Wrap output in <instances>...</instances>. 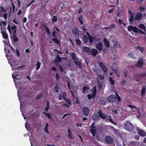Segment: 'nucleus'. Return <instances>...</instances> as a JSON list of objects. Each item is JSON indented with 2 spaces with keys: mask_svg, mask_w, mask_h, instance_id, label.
Returning a JSON list of instances; mask_svg holds the SVG:
<instances>
[{
  "mask_svg": "<svg viewBox=\"0 0 146 146\" xmlns=\"http://www.w3.org/2000/svg\"><path fill=\"white\" fill-rule=\"evenodd\" d=\"M105 140L106 143L108 144L112 143L113 142V139L109 136H107L106 137Z\"/></svg>",
  "mask_w": 146,
  "mask_h": 146,
  "instance_id": "9b49d317",
  "label": "nucleus"
},
{
  "mask_svg": "<svg viewBox=\"0 0 146 146\" xmlns=\"http://www.w3.org/2000/svg\"><path fill=\"white\" fill-rule=\"evenodd\" d=\"M43 113H44L46 116L47 117H48L50 119L51 118V115L49 113H48L47 112H43Z\"/></svg>",
  "mask_w": 146,
  "mask_h": 146,
  "instance_id": "c03bdc74",
  "label": "nucleus"
},
{
  "mask_svg": "<svg viewBox=\"0 0 146 146\" xmlns=\"http://www.w3.org/2000/svg\"><path fill=\"white\" fill-rule=\"evenodd\" d=\"M128 106L131 109H136L139 112L140 115L141 114V112L142 111V110L141 109H139V108L136 107L135 106H132L131 105H128Z\"/></svg>",
  "mask_w": 146,
  "mask_h": 146,
  "instance_id": "ddd939ff",
  "label": "nucleus"
},
{
  "mask_svg": "<svg viewBox=\"0 0 146 146\" xmlns=\"http://www.w3.org/2000/svg\"><path fill=\"white\" fill-rule=\"evenodd\" d=\"M42 96V95L41 94L40 95H38L36 98V99L37 100L38 99L41 98Z\"/></svg>",
  "mask_w": 146,
  "mask_h": 146,
  "instance_id": "052dcab7",
  "label": "nucleus"
},
{
  "mask_svg": "<svg viewBox=\"0 0 146 146\" xmlns=\"http://www.w3.org/2000/svg\"><path fill=\"white\" fill-rule=\"evenodd\" d=\"M54 62L56 65H58V60H57V59L54 60Z\"/></svg>",
  "mask_w": 146,
  "mask_h": 146,
  "instance_id": "338daca9",
  "label": "nucleus"
},
{
  "mask_svg": "<svg viewBox=\"0 0 146 146\" xmlns=\"http://www.w3.org/2000/svg\"><path fill=\"white\" fill-rule=\"evenodd\" d=\"M57 60H58V62H61L62 61V60L60 57L59 56H57Z\"/></svg>",
  "mask_w": 146,
  "mask_h": 146,
  "instance_id": "4d7b16f0",
  "label": "nucleus"
},
{
  "mask_svg": "<svg viewBox=\"0 0 146 146\" xmlns=\"http://www.w3.org/2000/svg\"><path fill=\"white\" fill-rule=\"evenodd\" d=\"M82 111L84 115L85 116H87L89 114V109L87 107H84L83 108Z\"/></svg>",
  "mask_w": 146,
  "mask_h": 146,
  "instance_id": "1a4fd4ad",
  "label": "nucleus"
},
{
  "mask_svg": "<svg viewBox=\"0 0 146 146\" xmlns=\"http://www.w3.org/2000/svg\"><path fill=\"white\" fill-rule=\"evenodd\" d=\"M54 90L55 92L58 93V87L57 85H56L54 87Z\"/></svg>",
  "mask_w": 146,
  "mask_h": 146,
  "instance_id": "a18cd8bd",
  "label": "nucleus"
},
{
  "mask_svg": "<svg viewBox=\"0 0 146 146\" xmlns=\"http://www.w3.org/2000/svg\"><path fill=\"white\" fill-rule=\"evenodd\" d=\"M96 48L99 50L101 51L102 49V45L101 42H98L96 44Z\"/></svg>",
  "mask_w": 146,
  "mask_h": 146,
  "instance_id": "412c9836",
  "label": "nucleus"
},
{
  "mask_svg": "<svg viewBox=\"0 0 146 146\" xmlns=\"http://www.w3.org/2000/svg\"><path fill=\"white\" fill-rule=\"evenodd\" d=\"M2 22L3 23V24L5 25L7 24V22L6 21H2L0 23V26L1 27V25L2 24H1Z\"/></svg>",
  "mask_w": 146,
  "mask_h": 146,
  "instance_id": "bf43d9fd",
  "label": "nucleus"
},
{
  "mask_svg": "<svg viewBox=\"0 0 146 146\" xmlns=\"http://www.w3.org/2000/svg\"><path fill=\"white\" fill-rule=\"evenodd\" d=\"M97 113L100 115L101 118L103 119H106V121H108L107 120L109 119L110 122L114 125H116L115 123L113 121V120L110 118L111 117L110 115L108 116L106 115H105L104 114L102 113V111L100 110Z\"/></svg>",
  "mask_w": 146,
  "mask_h": 146,
  "instance_id": "7ed1b4c3",
  "label": "nucleus"
},
{
  "mask_svg": "<svg viewBox=\"0 0 146 146\" xmlns=\"http://www.w3.org/2000/svg\"><path fill=\"white\" fill-rule=\"evenodd\" d=\"M48 123H46V125L45 126V128H44V129H45V132L48 133H49V132L48 131Z\"/></svg>",
  "mask_w": 146,
  "mask_h": 146,
  "instance_id": "37998d69",
  "label": "nucleus"
},
{
  "mask_svg": "<svg viewBox=\"0 0 146 146\" xmlns=\"http://www.w3.org/2000/svg\"><path fill=\"white\" fill-rule=\"evenodd\" d=\"M16 52L17 56H18L19 57L20 56V53L19 51L18 50V49H16Z\"/></svg>",
  "mask_w": 146,
  "mask_h": 146,
  "instance_id": "6e6d98bb",
  "label": "nucleus"
},
{
  "mask_svg": "<svg viewBox=\"0 0 146 146\" xmlns=\"http://www.w3.org/2000/svg\"><path fill=\"white\" fill-rule=\"evenodd\" d=\"M139 29H138L135 27H133L132 25H129L128 27V30L131 32H134V35L137 36L136 34L138 31L141 34H145V32L146 31L145 26L143 24H141L138 26Z\"/></svg>",
  "mask_w": 146,
  "mask_h": 146,
  "instance_id": "f257e3e1",
  "label": "nucleus"
},
{
  "mask_svg": "<svg viewBox=\"0 0 146 146\" xmlns=\"http://www.w3.org/2000/svg\"><path fill=\"white\" fill-rule=\"evenodd\" d=\"M137 49L138 50H140L141 52H142L143 50V48H142L140 46H138Z\"/></svg>",
  "mask_w": 146,
  "mask_h": 146,
  "instance_id": "13d9d810",
  "label": "nucleus"
},
{
  "mask_svg": "<svg viewBox=\"0 0 146 146\" xmlns=\"http://www.w3.org/2000/svg\"><path fill=\"white\" fill-rule=\"evenodd\" d=\"M116 94L117 95V99L119 102L121 100V98L118 96V95L116 93Z\"/></svg>",
  "mask_w": 146,
  "mask_h": 146,
  "instance_id": "69168bd1",
  "label": "nucleus"
},
{
  "mask_svg": "<svg viewBox=\"0 0 146 146\" xmlns=\"http://www.w3.org/2000/svg\"><path fill=\"white\" fill-rule=\"evenodd\" d=\"M129 21L130 24H132L133 23V18L134 16L133 14L129 15Z\"/></svg>",
  "mask_w": 146,
  "mask_h": 146,
  "instance_id": "c85d7f7f",
  "label": "nucleus"
},
{
  "mask_svg": "<svg viewBox=\"0 0 146 146\" xmlns=\"http://www.w3.org/2000/svg\"><path fill=\"white\" fill-rule=\"evenodd\" d=\"M109 82L111 83V84L113 85L115 83L114 81L113 80V78H109Z\"/></svg>",
  "mask_w": 146,
  "mask_h": 146,
  "instance_id": "a19ab883",
  "label": "nucleus"
},
{
  "mask_svg": "<svg viewBox=\"0 0 146 146\" xmlns=\"http://www.w3.org/2000/svg\"><path fill=\"white\" fill-rule=\"evenodd\" d=\"M107 100L110 102L113 103L116 101V97L113 94L110 95L107 98Z\"/></svg>",
  "mask_w": 146,
  "mask_h": 146,
  "instance_id": "6e6552de",
  "label": "nucleus"
},
{
  "mask_svg": "<svg viewBox=\"0 0 146 146\" xmlns=\"http://www.w3.org/2000/svg\"><path fill=\"white\" fill-rule=\"evenodd\" d=\"M92 92L93 94H92V98H95L96 92V88L95 86H94L92 89Z\"/></svg>",
  "mask_w": 146,
  "mask_h": 146,
  "instance_id": "4be33fe9",
  "label": "nucleus"
},
{
  "mask_svg": "<svg viewBox=\"0 0 146 146\" xmlns=\"http://www.w3.org/2000/svg\"><path fill=\"white\" fill-rule=\"evenodd\" d=\"M99 65L104 72H105L107 71L108 70L107 68L102 62H100L99 64Z\"/></svg>",
  "mask_w": 146,
  "mask_h": 146,
  "instance_id": "4468645a",
  "label": "nucleus"
},
{
  "mask_svg": "<svg viewBox=\"0 0 146 146\" xmlns=\"http://www.w3.org/2000/svg\"><path fill=\"white\" fill-rule=\"evenodd\" d=\"M136 129L138 134L141 137H145L146 135V133L143 130L138 127H136Z\"/></svg>",
  "mask_w": 146,
  "mask_h": 146,
  "instance_id": "39448f33",
  "label": "nucleus"
},
{
  "mask_svg": "<svg viewBox=\"0 0 146 146\" xmlns=\"http://www.w3.org/2000/svg\"><path fill=\"white\" fill-rule=\"evenodd\" d=\"M56 78L58 81L59 80V78H60V76L59 74L58 73H56Z\"/></svg>",
  "mask_w": 146,
  "mask_h": 146,
  "instance_id": "09e8293b",
  "label": "nucleus"
},
{
  "mask_svg": "<svg viewBox=\"0 0 146 146\" xmlns=\"http://www.w3.org/2000/svg\"><path fill=\"white\" fill-rule=\"evenodd\" d=\"M44 28L46 31L47 33H48V35H49L50 34V32L48 28L47 27L45 26L44 27Z\"/></svg>",
  "mask_w": 146,
  "mask_h": 146,
  "instance_id": "49530a36",
  "label": "nucleus"
},
{
  "mask_svg": "<svg viewBox=\"0 0 146 146\" xmlns=\"http://www.w3.org/2000/svg\"><path fill=\"white\" fill-rule=\"evenodd\" d=\"M82 49L84 51L87 53H89L90 51V48L84 46L82 47Z\"/></svg>",
  "mask_w": 146,
  "mask_h": 146,
  "instance_id": "cd10ccee",
  "label": "nucleus"
},
{
  "mask_svg": "<svg viewBox=\"0 0 146 146\" xmlns=\"http://www.w3.org/2000/svg\"><path fill=\"white\" fill-rule=\"evenodd\" d=\"M12 75L13 78H15L16 80H18L19 79L17 78V77H16L17 76H18L17 75H15L14 74H12Z\"/></svg>",
  "mask_w": 146,
  "mask_h": 146,
  "instance_id": "5fc2aeb1",
  "label": "nucleus"
},
{
  "mask_svg": "<svg viewBox=\"0 0 146 146\" xmlns=\"http://www.w3.org/2000/svg\"><path fill=\"white\" fill-rule=\"evenodd\" d=\"M84 27V26L83 25V30L85 33H86L88 36L85 35L84 33H82V40L85 43H87L89 40L90 44H91V35L88 32V30L87 29L85 28Z\"/></svg>",
  "mask_w": 146,
  "mask_h": 146,
  "instance_id": "f03ea898",
  "label": "nucleus"
},
{
  "mask_svg": "<svg viewBox=\"0 0 146 146\" xmlns=\"http://www.w3.org/2000/svg\"><path fill=\"white\" fill-rule=\"evenodd\" d=\"M90 90L87 87L84 86L83 88V93H85L86 92H88Z\"/></svg>",
  "mask_w": 146,
  "mask_h": 146,
  "instance_id": "c756f323",
  "label": "nucleus"
},
{
  "mask_svg": "<svg viewBox=\"0 0 146 146\" xmlns=\"http://www.w3.org/2000/svg\"><path fill=\"white\" fill-rule=\"evenodd\" d=\"M66 101L69 105H71V102L70 100L68 99H66Z\"/></svg>",
  "mask_w": 146,
  "mask_h": 146,
  "instance_id": "8fccbe9b",
  "label": "nucleus"
},
{
  "mask_svg": "<svg viewBox=\"0 0 146 146\" xmlns=\"http://www.w3.org/2000/svg\"><path fill=\"white\" fill-rule=\"evenodd\" d=\"M93 123L92 124V135L96 137H98L97 134H96V129L95 127H94Z\"/></svg>",
  "mask_w": 146,
  "mask_h": 146,
  "instance_id": "9d476101",
  "label": "nucleus"
},
{
  "mask_svg": "<svg viewBox=\"0 0 146 146\" xmlns=\"http://www.w3.org/2000/svg\"><path fill=\"white\" fill-rule=\"evenodd\" d=\"M70 91L71 93V95L72 96V97H73V98L75 100H77L76 101V104H78V98L77 97H76L75 96L73 92L72 91L70 90Z\"/></svg>",
  "mask_w": 146,
  "mask_h": 146,
  "instance_id": "bb28decb",
  "label": "nucleus"
},
{
  "mask_svg": "<svg viewBox=\"0 0 146 146\" xmlns=\"http://www.w3.org/2000/svg\"><path fill=\"white\" fill-rule=\"evenodd\" d=\"M105 79V76L104 75L98 74L97 78V80L98 82H100V80H102Z\"/></svg>",
  "mask_w": 146,
  "mask_h": 146,
  "instance_id": "6ab92c4d",
  "label": "nucleus"
},
{
  "mask_svg": "<svg viewBox=\"0 0 146 146\" xmlns=\"http://www.w3.org/2000/svg\"><path fill=\"white\" fill-rule=\"evenodd\" d=\"M17 28V27L15 25H14L11 27V28L10 25L8 24L7 27V29L8 30L10 34H11V29L12 31H14Z\"/></svg>",
  "mask_w": 146,
  "mask_h": 146,
  "instance_id": "f8f14e48",
  "label": "nucleus"
},
{
  "mask_svg": "<svg viewBox=\"0 0 146 146\" xmlns=\"http://www.w3.org/2000/svg\"><path fill=\"white\" fill-rule=\"evenodd\" d=\"M75 64L79 67L80 68H82V66L81 64V62L79 60L78 58V59H76L74 60Z\"/></svg>",
  "mask_w": 146,
  "mask_h": 146,
  "instance_id": "a211bd4d",
  "label": "nucleus"
},
{
  "mask_svg": "<svg viewBox=\"0 0 146 146\" xmlns=\"http://www.w3.org/2000/svg\"><path fill=\"white\" fill-rule=\"evenodd\" d=\"M25 126L26 129H29V127L30 126V124L29 123H26L25 124Z\"/></svg>",
  "mask_w": 146,
  "mask_h": 146,
  "instance_id": "3c124183",
  "label": "nucleus"
},
{
  "mask_svg": "<svg viewBox=\"0 0 146 146\" xmlns=\"http://www.w3.org/2000/svg\"><path fill=\"white\" fill-rule=\"evenodd\" d=\"M98 82V86L99 89L102 90L104 89L102 85L100 82Z\"/></svg>",
  "mask_w": 146,
  "mask_h": 146,
  "instance_id": "c9c22d12",
  "label": "nucleus"
},
{
  "mask_svg": "<svg viewBox=\"0 0 146 146\" xmlns=\"http://www.w3.org/2000/svg\"><path fill=\"white\" fill-rule=\"evenodd\" d=\"M70 56L72 60H74L76 59H78V57L76 56L75 54L73 52H72L71 53Z\"/></svg>",
  "mask_w": 146,
  "mask_h": 146,
  "instance_id": "5701e85b",
  "label": "nucleus"
},
{
  "mask_svg": "<svg viewBox=\"0 0 146 146\" xmlns=\"http://www.w3.org/2000/svg\"><path fill=\"white\" fill-rule=\"evenodd\" d=\"M13 22L16 24H19V23L18 22V21H16L15 20V19H14L13 21Z\"/></svg>",
  "mask_w": 146,
  "mask_h": 146,
  "instance_id": "774afa93",
  "label": "nucleus"
},
{
  "mask_svg": "<svg viewBox=\"0 0 146 146\" xmlns=\"http://www.w3.org/2000/svg\"><path fill=\"white\" fill-rule=\"evenodd\" d=\"M68 137L70 139H73L72 134L69 129H68Z\"/></svg>",
  "mask_w": 146,
  "mask_h": 146,
  "instance_id": "393cba45",
  "label": "nucleus"
},
{
  "mask_svg": "<svg viewBox=\"0 0 146 146\" xmlns=\"http://www.w3.org/2000/svg\"><path fill=\"white\" fill-rule=\"evenodd\" d=\"M59 68L61 72H63L64 71L63 68L61 66L59 65Z\"/></svg>",
  "mask_w": 146,
  "mask_h": 146,
  "instance_id": "e2e57ef3",
  "label": "nucleus"
},
{
  "mask_svg": "<svg viewBox=\"0 0 146 146\" xmlns=\"http://www.w3.org/2000/svg\"><path fill=\"white\" fill-rule=\"evenodd\" d=\"M124 75L125 77L127 75V69L124 70Z\"/></svg>",
  "mask_w": 146,
  "mask_h": 146,
  "instance_id": "603ef678",
  "label": "nucleus"
},
{
  "mask_svg": "<svg viewBox=\"0 0 146 146\" xmlns=\"http://www.w3.org/2000/svg\"><path fill=\"white\" fill-rule=\"evenodd\" d=\"M99 115V116L98 115H94L93 116V119L96 121H98L100 117H101Z\"/></svg>",
  "mask_w": 146,
  "mask_h": 146,
  "instance_id": "a878e982",
  "label": "nucleus"
},
{
  "mask_svg": "<svg viewBox=\"0 0 146 146\" xmlns=\"http://www.w3.org/2000/svg\"><path fill=\"white\" fill-rule=\"evenodd\" d=\"M57 18L56 16H53V18L52 19V24H53L55 23L57 21Z\"/></svg>",
  "mask_w": 146,
  "mask_h": 146,
  "instance_id": "2f4dec72",
  "label": "nucleus"
},
{
  "mask_svg": "<svg viewBox=\"0 0 146 146\" xmlns=\"http://www.w3.org/2000/svg\"><path fill=\"white\" fill-rule=\"evenodd\" d=\"M12 37L15 42H17L19 40V39L17 36V35H12Z\"/></svg>",
  "mask_w": 146,
  "mask_h": 146,
  "instance_id": "72a5a7b5",
  "label": "nucleus"
},
{
  "mask_svg": "<svg viewBox=\"0 0 146 146\" xmlns=\"http://www.w3.org/2000/svg\"><path fill=\"white\" fill-rule=\"evenodd\" d=\"M78 20L80 22L81 24L82 25L83 24V18L82 15H81L78 18Z\"/></svg>",
  "mask_w": 146,
  "mask_h": 146,
  "instance_id": "ea45409f",
  "label": "nucleus"
},
{
  "mask_svg": "<svg viewBox=\"0 0 146 146\" xmlns=\"http://www.w3.org/2000/svg\"><path fill=\"white\" fill-rule=\"evenodd\" d=\"M142 15L140 13H138L136 15L134 20L135 21H139L142 18Z\"/></svg>",
  "mask_w": 146,
  "mask_h": 146,
  "instance_id": "dca6fc26",
  "label": "nucleus"
},
{
  "mask_svg": "<svg viewBox=\"0 0 146 146\" xmlns=\"http://www.w3.org/2000/svg\"><path fill=\"white\" fill-rule=\"evenodd\" d=\"M52 34L53 37L54 38H56L57 37V36L56 35V31H53Z\"/></svg>",
  "mask_w": 146,
  "mask_h": 146,
  "instance_id": "de8ad7c7",
  "label": "nucleus"
},
{
  "mask_svg": "<svg viewBox=\"0 0 146 146\" xmlns=\"http://www.w3.org/2000/svg\"><path fill=\"white\" fill-rule=\"evenodd\" d=\"M125 84L126 81L125 80H123L120 83V84L123 86H124Z\"/></svg>",
  "mask_w": 146,
  "mask_h": 146,
  "instance_id": "864d4df0",
  "label": "nucleus"
},
{
  "mask_svg": "<svg viewBox=\"0 0 146 146\" xmlns=\"http://www.w3.org/2000/svg\"><path fill=\"white\" fill-rule=\"evenodd\" d=\"M25 67V65H23L19 67L17 66V65H14L13 64L12 66V70H15L22 68H24Z\"/></svg>",
  "mask_w": 146,
  "mask_h": 146,
  "instance_id": "f3484780",
  "label": "nucleus"
},
{
  "mask_svg": "<svg viewBox=\"0 0 146 146\" xmlns=\"http://www.w3.org/2000/svg\"><path fill=\"white\" fill-rule=\"evenodd\" d=\"M143 64V62L142 59H140L139 61H138L137 64L136 65L138 67H141Z\"/></svg>",
  "mask_w": 146,
  "mask_h": 146,
  "instance_id": "aec40b11",
  "label": "nucleus"
},
{
  "mask_svg": "<svg viewBox=\"0 0 146 146\" xmlns=\"http://www.w3.org/2000/svg\"><path fill=\"white\" fill-rule=\"evenodd\" d=\"M98 51L95 49H92V54H93L94 56L98 53Z\"/></svg>",
  "mask_w": 146,
  "mask_h": 146,
  "instance_id": "4c0bfd02",
  "label": "nucleus"
},
{
  "mask_svg": "<svg viewBox=\"0 0 146 146\" xmlns=\"http://www.w3.org/2000/svg\"><path fill=\"white\" fill-rule=\"evenodd\" d=\"M52 41L58 44L60 42V41L59 39L56 38V37L52 38Z\"/></svg>",
  "mask_w": 146,
  "mask_h": 146,
  "instance_id": "473e14b6",
  "label": "nucleus"
},
{
  "mask_svg": "<svg viewBox=\"0 0 146 146\" xmlns=\"http://www.w3.org/2000/svg\"><path fill=\"white\" fill-rule=\"evenodd\" d=\"M62 106H63L66 107L68 108H69L70 107L69 105L67 104H63Z\"/></svg>",
  "mask_w": 146,
  "mask_h": 146,
  "instance_id": "680f3d73",
  "label": "nucleus"
},
{
  "mask_svg": "<svg viewBox=\"0 0 146 146\" xmlns=\"http://www.w3.org/2000/svg\"><path fill=\"white\" fill-rule=\"evenodd\" d=\"M128 55L131 58H133L134 59H137V57H136L134 55V54L132 53H129V54Z\"/></svg>",
  "mask_w": 146,
  "mask_h": 146,
  "instance_id": "f704fd0d",
  "label": "nucleus"
},
{
  "mask_svg": "<svg viewBox=\"0 0 146 146\" xmlns=\"http://www.w3.org/2000/svg\"><path fill=\"white\" fill-rule=\"evenodd\" d=\"M41 65V63L39 61L37 62L36 66V69L37 70H38L40 68Z\"/></svg>",
  "mask_w": 146,
  "mask_h": 146,
  "instance_id": "e433bc0d",
  "label": "nucleus"
},
{
  "mask_svg": "<svg viewBox=\"0 0 146 146\" xmlns=\"http://www.w3.org/2000/svg\"><path fill=\"white\" fill-rule=\"evenodd\" d=\"M75 42L77 45H80L81 44V41L79 39H76Z\"/></svg>",
  "mask_w": 146,
  "mask_h": 146,
  "instance_id": "79ce46f5",
  "label": "nucleus"
},
{
  "mask_svg": "<svg viewBox=\"0 0 146 146\" xmlns=\"http://www.w3.org/2000/svg\"><path fill=\"white\" fill-rule=\"evenodd\" d=\"M80 30L79 29L75 27H74L73 29H72L73 33L76 35H78L79 33Z\"/></svg>",
  "mask_w": 146,
  "mask_h": 146,
  "instance_id": "2eb2a0df",
  "label": "nucleus"
},
{
  "mask_svg": "<svg viewBox=\"0 0 146 146\" xmlns=\"http://www.w3.org/2000/svg\"><path fill=\"white\" fill-rule=\"evenodd\" d=\"M145 91L146 87L145 86L143 87L141 90V96L142 98L145 96Z\"/></svg>",
  "mask_w": 146,
  "mask_h": 146,
  "instance_id": "b1692460",
  "label": "nucleus"
},
{
  "mask_svg": "<svg viewBox=\"0 0 146 146\" xmlns=\"http://www.w3.org/2000/svg\"><path fill=\"white\" fill-rule=\"evenodd\" d=\"M117 65L115 64H113L111 66V68L113 71L115 72L118 77L120 76L118 70L117 69Z\"/></svg>",
  "mask_w": 146,
  "mask_h": 146,
  "instance_id": "0eeeda50",
  "label": "nucleus"
},
{
  "mask_svg": "<svg viewBox=\"0 0 146 146\" xmlns=\"http://www.w3.org/2000/svg\"><path fill=\"white\" fill-rule=\"evenodd\" d=\"M125 129L128 131H132L133 129V125L129 121L125 122Z\"/></svg>",
  "mask_w": 146,
  "mask_h": 146,
  "instance_id": "20e7f679",
  "label": "nucleus"
},
{
  "mask_svg": "<svg viewBox=\"0 0 146 146\" xmlns=\"http://www.w3.org/2000/svg\"><path fill=\"white\" fill-rule=\"evenodd\" d=\"M1 33L2 35V36L3 38L7 39L8 38V36L6 32L5 29L1 28Z\"/></svg>",
  "mask_w": 146,
  "mask_h": 146,
  "instance_id": "423d86ee",
  "label": "nucleus"
},
{
  "mask_svg": "<svg viewBox=\"0 0 146 146\" xmlns=\"http://www.w3.org/2000/svg\"><path fill=\"white\" fill-rule=\"evenodd\" d=\"M49 103L48 100H47V106L45 108V110L46 111L48 112L49 108Z\"/></svg>",
  "mask_w": 146,
  "mask_h": 146,
  "instance_id": "58836bf2",
  "label": "nucleus"
},
{
  "mask_svg": "<svg viewBox=\"0 0 146 146\" xmlns=\"http://www.w3.org/2000/svg\"><path fill=\"white\" fill-rule=\"evenodd\" d=\"M104 42L105 46L107 47H109L110 46L109 42L105 38H104Z\"/></svg>",
  "mask_w": 146,
  "mask_h": 146,
  "instance_id": "7c9ffc66",
  "label": "nucleus"
},
{
  "mask_svg": "<svg viewBox=\"0 0 146 146\" xmlns=\"http://www.w3.org/2000/svg\"><path fill=\"white\" fill-rule=\"evenodd\" d=\"M3 17L4 18L5 20H6L7 19V13H5L3 15Z\"/></svg>",
  "mask_w": 146,
  "mask_h": 146,
  "instance_id": "0e129e2a",
  "label": "nucleus"
}]
</instances>
